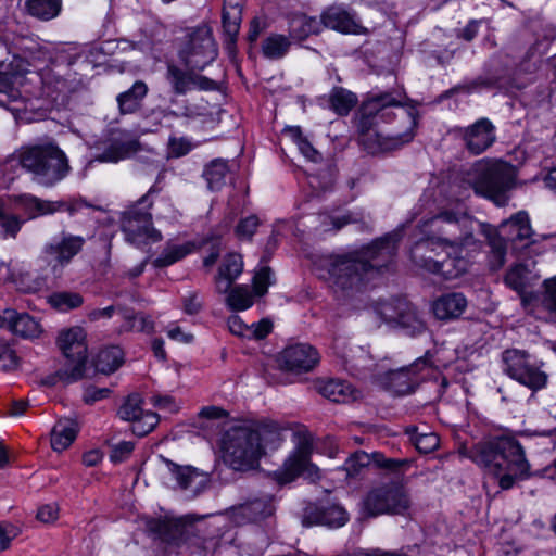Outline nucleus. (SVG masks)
<instances>
[{
  "label": "nucleus",
  "mask_w": 556,
  "mask_h": 556,
  "mask_svg": "<svg viewBox=\"0 0 556 556\" xmlns=\"http://www.w3.org/2000/svg\"><path fill=\"white\" fill-rule=\"evenodd\" d=\"M476 227L484 236L491 249L490 266L500 269L505 264V242L490 224L480 223L465 213L444 210L422 224L424 238L410 249L412 261L429 273L445 279L465 274L468 261L464 251H476L481 242L475 237Z\"/></svg>",
  "instance_id": "1"
},
{
  "label": "nucleus",
  "mask_w": 556,
  "mask_h": 556,
  "mask_svg": "<svg viewBox=\"0 0 556 556\" xmlns=\"http://www.w3.org/2000/svg\"><path fill=\"white\" fill-rule=\"evenodd\" d=\"M417 115L391 92L372 94L355 116L358 142L370 154L399 148L414 138Z\"/></svg>",
  "instance_id": "2"
},
{
  "label": "nucleus",
  "mask_w": 556,
  "mask_h": 556,
  "mask_svg": "<svg viewBox=\"0 0 556 556\" xmlns=\"http://www.w3.org/2000/svg\"><path fill=\"white\" fill-rule=\"evenodd\" d=\"M399 241V233H388L359 251L324 257L320 266L338 290L358 291L393 262Z\"/></svg>",
  "instance_id": "3"
},
{
  "label": "nucleus",
  "mask_w": 556,
  "mask_h": 556,
  "mask_svg": "<svg viewBox=\"0 0 556 556\" xmlns=\"http://www.w3.org/2000/svg\"><path fill=\"white\" fill-rule=\"evenodd\" d=\"M463 455L485 468L502 490H509L531 477L530 465L521 444L510 435H496L464 447Z\"/></svg>",
  "instance_id": "4"
},
{
  "label": "nucleus",
  "mask_w": 556,
  "mask_h": 556,
  "mask_svg": "<svg viewBox=\"0 0 556 556\" xmlns=\"http://www.w3.org/2000/svg\"><path fill=\"white\" fill-rule=\"evenodd\" d=\"M18 163L35 184L46 188L54 187L72 172L68 156L54 140L23 147Z\"/></svg>",
  "instance_id": "5"
},
{
  "label": "nucleus",
  "mask_w": 556,
  "mask_h": 556,
  "mask_svg": "<svg viewBox=\"0 0 556 556\" xmlns=\"http://www.w3.org/2000/svg\"><path fill=\"white\" fill-rule=\"evenodd\" d=\"M516 168L511 164L495 161H478L463 176V182L476 194L484 197L497 206L508 202V191L515 186Z\"/></svg>",
  "instance_id": "6"
},
{
  "label": "nucleus",
  "mask_w": 556,
  "mask_h": 556,
  "mask_svg": "<svg viewBox=\"0 0 556 556\" xmlns=\"http://www.w3.org/2000/svg\"><path fill=\"white\" fill-rule=\"evenodd\" d=\"M58 345L63 354V364L54 375L42 380L45 386H55L59 381L65 384L78 381L84 377L87 362L86 334L79 327L62 331Z\"/></svg>",
  "instance_id": "7"
},
{
  "label": "nucleus",
  "mask_w": 556,
  "mask_h": 556,
  "mask_svg": "<svg viewBox=\"0 0 556 556\" xmlns=\"http://www.w3.org/2000/svg\"><path fill=\"white\" fill-rule=\"evenodd\" d=\"M224 462L235 470L253 468L262 456V444L251 427H235L223 437Z\"/></svg>",
  "instance_id": "8"
},
{
  "label": "nucleus",
  "mask_w": 556,
  "mask_h": 556,
  "mask_svg": "<svg viewBox=\"0 0 556 556\" xmlns=\"http://www.w3.org/2000/svg\"><path fill=\"white\" fill-rule=\"evenodd\" d=\"M156 192L157 190L151 187L135 204L122 213L121 228L126 240L131 244L139 247L162 240L161 232L153 227L150 212L153 204L151 195Z\"/></svg>",
  "instance_id": "9"
},
{
  "label": "nucleus",
  "mask_w": 556,
  "mask_h": 556,
  "mask_svg": "<svg viewBox=\"0 0 556 556\" xmlns=\"http://www.w3.org/2000/svg\"><path fill=\"white\" fill-rule=\"evenodd\" d=\"M178 55L188 70L203 71L218 55L210 26L202 24L187 29L180 40Z\"/></svg>",
  "instance_id": "10"
},
{
  "label": "nucleus",
  "mask_w": 556,
  "mask_h": 556,
  "mask_svg": "<svg viewBox=\"0 0 556 556\" xmlns=\"http://www.w3.org/2000/svg\"><path fill=\"white\" fill-rule=\"evenodd\" d=\"M502 363L504 374L534 392L547 384L548 376L542 369L543 363L525 350H505Z\"/></svg>",
  "instance_id": "11"
},
{
  "label": "nucleus",
  "mask_w": 556,
  "mask_h": 556,
  "mask_svg": "<svg viewBox=\"0 0 556 556\" xmlns=\"http://www.w3.org/2000/svg\"><path fill=\"white\" fill-rule=\"evenodd\" d=\"M296 438L295 448L285 460L282 467L275 472V477L280 484L292 482L300 476H306L313 479L317 476V468L311 463L313 450V440L305 430L294 433Z\"/></svg>",
  "instance_id": "12"
},
{
  "label": "nucleus",
  "mask_w": 556,
  "mask_h": 556,
  "mask_svg": "<svg viewBox=\"0 0 556 556\" xmlns=\"http://www.w3.org/2000/svg\"><path fill=\"white\" fill-rule=\"evenodd\" d=\"M363 508L367 516L377 517L383 514H404L409 508V498L396 483H384L372 488L363 500Z\"/></svg>",
  "instance_id": "13"
},
{
  "label": "nucleus",
  "mask_w": 556,
  "mask_h": 556,
  "mask_svg": "<svg viewBox=\"0 0 556 556\" xmlns=\"http://www.w3.org/2000/svg\"><path fill=\"white\" fill-rule=\"evenodd\" d=\"M377 313L388 324H395L405 334L416 337L427 330L417 307L405 299L379 303Z\"/></svg>",
  "instance_id": "14"
},
{
  "label": "nucleus",
  "mask_w": 556,
  "mask_h": 556,
  "mask_svg": "<svg viewBox=\"0 0 556 556\" xmlns=\"http://www.w3.org/2000/svg\"><path fill=\"white\" fill-rule=\"evenodd\" d=\"M85 243L86 239L84 237L62 231L43 245L42 255L51 266L52 271L56 273L67 266L80 253Z\"/></svg>",
  "instance_id": "15"
},
{
  "label": "nucleus",
  "mask_w": 556,
  "mask_h": 556,
  "mask_svg": "<svg viewBox=\"0 0 556 556\" xmlns=\"http://www.w3.org/2000/svg\"><path fill=\"white\" fill-rule=\"evenodd\" d=\"M159 470L165 483L175 481L176 486L199 494L207 484V476L192 466H181L170 459L159 455Z\"/></svg>",
  "instance_id": "16"
},
{
  "label": "nucleus",
  "mask_w": 556,
  "mask_h": 556,
  "mask_svg": "<svg viewBox=\"0 0 556 556\" xmlns=\"http://www.w3.org/2000/svg\"><path fill=\"white\" fill-rule=\"evenodd\" d=\"M459 131L466 149L473 155L483 153L496 140L495 126L485 117Z\"/></svg>",
  "instance_id": "17"
},
{
  "label": "nucleus",
  "mask_w": 556,
  "mask_h": 556,
  "mask_svg": "<svg viewBox=\"0 0 556 556\" xmlns=\"http://www.w3.org/2000/svg\"><path fill=\"white\" fill-rule=\"evenodd\" d=\"M318 362L319 353L306 343L289 345L280 354L281 366L290 371H309Z\"/></svg>",
  "instance_id": "18"
},
{
  "label": "nucleus",
  "mask_w": 556,
  "mask_h": 556,
  "mask_svg": "<svg viewBox=\"0 0 556 556\" xmlns=\"http://www.w3.org/2000/svg\"><path fill=\"white\" fill-rule=\"evenodd\" d=\"M349 520L346 510L337 504L317 506L314 504L305 507L302 516V525L311 527L315 525L327 526L329 528H339Z\"/></svg>",
  "instance_id": "19"
},
{
  "label": "nucleus",
  "mask_w": 556,
  "mask_h": 556,
  "mask_svg": "<svg viewBox=\"0 0 556 556\" xmlns=\"http://www.w3.org/2000/svg\"><path fill=\"white\" fill-rule=\"evenodd\" d=\"M197 70L184 71L176 65H168L166 79L176 94H186L192 89L213 90L216 86L212 79L195 74Z\"/></svg>",
  "instance_id": "20"
},
{
  "label": "nucleus",
  "mask_w": 556,
  "mask_h": 556,
  "mask_svg": "<svg viewBox=\"0 0 556 556\" xmlns=\"http://www.w3.org/2000/svg\"><path fill=\"white\" fill-rule=\"evenodd\" d=\"M432 364V354L430 351H427L424 356L417 358L410 366L390 371L389 381L394 392L401 395L413 392L417 381L412 376L431 368Z\"/></svg>",
  "instance_id": "21"
},
{
  "label": "nucleus",
  "mask_w": 556,
  "mask_h": 556,
  "mask_svg": "<svg viewBox=\"0 0 556 556\" xmlns=\"http://www.w3.org/2000/svg\"><path fill=\"white\" fill-rule=\"evenodd\" d=\"M500 237L503 238L506 243L507 240L511 242H523L527 241L523 245L527 247L533 241H528L531 239L533 235V230L530 225V219L528 213L525 211H520L514 214L509 219L504 220L500 229L495 228ZM507 252V245L505 244V253Z\"/></svg>",
  "instance_id": "22"
},
{
  "label": "nucleus",
  "mask_w": 556,
  "mask_h": 556,
  "mask_svg": "<svg viewBox=\"0 0 556 556\" xmlns=\"http://www.w3.org/2000/svg\"><path fill=\"white\" fill-rule=\"evenodd\" d=\"M325 27L345 34H365L366 29L358 25L354 16L345 9L332 5L325 10L320 16Z\"/></svg>",
  "instance_id": "23"
},
{
  "label": "nucleus",
  "mask_w": 556,
  "mask_h": 556,
  "mask_svg": "<svg viewBox=\"0 0 556 556\" xmlns=\"http://www.w3.org/2000/svg\"><path fill=\"white\" fill-rule=\"evenodd\" d=\"M316 389L324 397L334 403H350L362 395L350 382L340 379L318 380Z\"/></svg>",
  "instance_id": "24"
},
{
  "label": "nucleus",
  "mask_w": 556,
  "mask_h": 556,
  "mask_svg": "<svg viewBox=\"0 0 556 556\" xmlns=\"http://www.w3.org/2000/svg\"><path fill=\"white\" fill-rule=\"evenodd\" d=\"M468 305L467 299L460 292H451L442 294L432 303V312L435 318L440 320L457 319Z\"/></svg>",
  "instance_id": "25"
},
{
  "label": "nucleus",
  "mask_w": 556,
  "mask_h": 556,
  "mask_svg": "<svg viewBox=\"0 0 556 556\" xmlns=\"http://www.w3.org/2000/svg\"><path fill=\"white\" fill-rule=\"evenodd\" d=\"M2 326L9 328L15 334L24 338H35L41 332L39 323L27 313H16L13 309H5L1 315Z\"/></svg>",
  "instance_id": "26"
},
{
  "label": "nucleus",
  "mask_w": 556,
  "mask_h": 556,
  "mask_svg": "<svg viewBox=\"0 0 556 556\" xmlns=\"http://www.w3.org/2000/svg\"><path fill=\"white\" fill-rule=\"evenodd\" d=\"M140 143L136 139L121 140L113 138L104 149L94 155V160L101 163H117L137 153Z\"/></svg>",
  "instance_id": "27"
},
{
  "label": "nucleus",
  "mask_w": 556,
  "mask_h": 556,
  "mask_svg": "<svg viewBox=\"0 0 556 556\" xmlns=\"http://www.w3.org/2000/svg\"><path fill=\"white\" fill-rule=\"evenodd\" d=\"M237 516L247 521H257L270 516L274 513L273 497L264 495L240 504L235 508Z\"/></svg>",
  "instance_id": "28"
},
{
  "label": "nucleus",
  "mask_w": 556,
  "mask_h": 556,
  "mask_svg": "<svg viewBox=\"0 0 556 556\" xmlns=\"http://www.w3.org/2000/svg\"><path fill=\"white\" fill-rule=\"evenodd\" d=\"M78 425L70 418L60 419L51 431V446L56 452L66 450L76 439Z\"/></svg>",
  "instance_id": "29"
},
{
  "label": "nucleus",
  "mask_w": 556,
  "mask_h": 556,
  "mask_svg": "<svg viewBox=\"0 0 556 556\" xmlns=\"http://www.w3.org/2000/svg\"><path fill=\"white\" fill-rule=\"evenodd\" d=\"M148 93V86L142 80H137L130 89L117 96L121 114H134L140 110L143 99Z\"/></svg>",
  "instance_id": "30"
},
{
  "label": "nucleus",
  "mask_w": 556,
  "mask_h": 556,
  "mask_svg": "<svg viewBox=\"0 0 556 556\" xmlns=\"http://www.w3.org/2000/svg\"><path fill=\"white\" fill-rule=\"evenodd\" d=\"M124 363V353L117 345L101 349L93 359L96 370L101 374H112Z\"/></svg>",
  "instance_id": "31"
},
{
  "label": "nucleus",
  "mask_w": 556,
  "mask_h": 556,
  "mask_svg": "<svg viewBox=\"0 0 556 556\" xmlns=\"http://www.w3.org/2000/svg\"><path fill=\"white\" fill-rule=\"evenodd\" d=\"M204 179L212 191H219L230 176L228 162L222 159L213 160L203 170Z\"/></svg>",
  "instance_id": "32"
},
{
  "label": "nucleus",
  "mask_w": 556,
  "mask_h": 556,
  "mask_svg": "<svg viewBox=\"0 0 556 556\" xmlns=\"http://www.w3.org/2000/svg\"><path fill=\"white\" fill-rule=\"evenodd\" d=\"M62 0H26L27 13L40 21L47 22L58 17L62 11Z\"/></svg>",
  "instance_id": "33"
},
{
  "label": "nucleus",
  "mask_w": 556,
  "mask_h": 556,
  "mask_svg": "<svg viewBox=\"0 0 556 556\" xmlns=\"http://www.w3.org/2000/svg\"><path fill=\"white\" fill-rule=\"evenodd\" d=\"M252 430L257 434V442L262 444V454L267 450H277L283 440L281 428L274 421L260 424Z\"/></svg>",
  "instance_id": "34"
},
{
  "label": "nucleus",
  "mask_w": 556,
  "mask_h": 556,
  "mask_svg": "<svg viewBox=\"0 0 556 556\" xmlns=\"http://www.w3.org/2000/svg\"><path fill=\"white\" fill-rule=\"evenodd\" d=\"M357 96L342 87H334L329 93L330 109L338 115L345 116L357 104Z\"/></svg>",
  "instance_id": "35"
},
{
  "label": "nucleus",
  "mask_w": 556,
  "mask_h": 556,
  "mask_svg": "<svg viewBox=\"0 0 556 556\" xmlns=\"http://www.w3.org/2000/svg\"><path fill=\"white\" fill-rule=\"evenodd\" d=\"M118 313L124 319V324L121 326L123 331H139L146 333H152L154 331V323L150 316L140 314L136 315L131 309L119 307Z\"/></svg>",
  "instance_id": "36"
},
{
  "label": "nucleus",
  "mask_w": 556,
  "mask_h": 556,
  "mask_svg": "<svg viewBox=\"0 0 556 556\" xmlns=\"http://www.w3.org/2000/svg\"><path fill=\"white\" fill-rule=\"evenodd\" d=\"M291 47L289 37L280 34H273L262 42V52L266 59L279 60L283 58Z\"/></svg>",
  "instance_id": "37"
},
{
  "label": "nucleus",
  "mask_w": 556,
  "mask_h": 556,
  "mask_svg": "<svg viewBox=\"0 0 556 556\" xmlns=\"http://www.w3.org/2000/svg\"><path fill=\"white\" fill-rule=\"evenodd\" d=\"M320 23L315 17L306 15L296 16L290 24V38L298 41L304 40L309 35L319 33Z\"/></svg>",
  "instance_id": "38"
},
{
  "label": "nucleus",
  "mask_w": 556,
  "mask_h": 556,
  "mask_svg": "<svg viewBox=\"0 0 556 556\" xmlns=\"http://www.w3.org/2000/svg\"><path fill=\"white\" fill-rule=\"evenodd\" d=\"M10 79L8 75L0 74V105L10 110L20 111L22 106L13 104L24 103V99L21 92L13 87ZM23 109H26V105L23 106Z\"/></svg>",
  "instance_id": "39"
},
{
  "label": "nucleus",
  "mask_w": 556,
  "mask_h": 556,
  "mask_svg": "<svg viewBox=\"0 0 556 556\" xmlns=\"http://www.w3.org/2000/svg\"><path fill=\"white\" fill-rule=\"evenodd\" d=\"M190 252V244H168L160 256L153 261V266L156 268L167 267L182 260Z\"/></svg>",
  "instance_id": "40"
},
{
  "label": "nucleus",
  "mask_w": 556,
  "mask_h": 556,
  "mask_svg": "<svg viewBox=\"0 0 556 556\" xmlns=\"http://www.w3.org/2000/svg\"><path fill=\"white\" fill-rule=\"evenodd\" d=\"M253 295L248 286H236L226 298V303L232 311H244L253 305Z\"/></svg>",
  "instance_id": "41"
},
{
  "label": "nucleus",
  "mask_w": 556,
  "mask_h": 556,
  "mask_svg": "<svg viewBox=\"0 0 556 556\" xmlns=\"http://www.w3.org/2000/svg\"><path fill=\"white\" fill-rule=\"evenodd\" d=\"M49 304L60 312H67L79 307L84 300L79 293L76 292H54L49 296Z\"/></svg>",
  "instance_id": "42"
},
{
  "label": "nucleus",
  "mask_w": 556,
  "mask_h": 556,
  "mask_svg": "<svg viewBox=\"0 0 556 556\" xmlns=\"http://www.w3.org/2000/svg\"><path fill=\"white\" fill-rule=\"evenodd\" d=\"M371 463H374L372 454L357 451L345 460L343 469L348 477L354 478L359 476Z\"/></svg>",
  "instance_id": "43"
},
{
  "label": "nucleus",
  "mask_w": 556,
  "mask_h": 556,
  "mask_svg": "<svg viewBox=\"0 0 556 556\" xmlns=\"http://www.w3.org/2000/svg\"><path fill=\"white\" fill-rule=\"evenodd\" d=\"M222 20L223 28L227 37V46H233L239 34L242 13L235 11H223Z\"/></svg>",
  "instance_id": "44"
},
{
  "label": "nucleus",
  "mask_w": 556,
  "mask_h": 556,
  "mask_svg": "<svg viewBox=\"0 0 556 556\" xmlns=\"http://www.w3.org/2000/svg\"><path fill=\"white\" fill-rule=\"evenodd\" d=\"M24 219L16 214L5 211L0 206V228L4 237L15 238L22 228Z\"/></svg>",
  "instance_id": "45"
},
{
  "label": "nucleus",
  "mask_w": 556,
  "mask_h": 556,
  "mask_svg": "<svg viewBox=\"0 0 556 556\" xmlns=\"http://www.w3.org/2000/svg\"><path fill=\"white\" fill-rule=\"evenodd\" d=\"M159 424V416L153 412H143L142 415L132 421L131 430L138 437L150 433Z\"/></svg>",
  "instance_id": "46"
},
{
  "label": "nucleus",
  "mask_w": 556,
  "mask_h": 556,
  "mask_svg": "<svg viewBox=\"0 0 556 556\" xmlns=\"http://www.w3.org/2000/svg\"><path fill=\"white\" fill-rule=\"evenodd\" d=\"M140 403L141 400L139 395L134 394L128 396L127 400L118 409V416L121 417V419L131 422L135 419H138L143 413Z\"/></svg>",
  "instance_id": "47"
},
{
  "label": "nucleus",
  "mask_w": 556,
  "mask_h": 556,
  "mask_svg": "<svg viewBox=\"0 0 556 556\" xmlns=\"http://www.w3.org/2000/svg\"><path fill=\"white\" fill-rule=\"evenodd\" d=\"M242 269L243 262L241 255L232 253L225 257L219 266L218 273L219 275H224L236 280L242 273Z\"/></svg>",
  "instance_id": "48"
},
{
  "label": "nucleus",
  "mask_w": 556,
  "mask_h": 556,
  "mask_svg": "<svg viewBox=\"0 0 556 556\" xmlns=\"http://www.w3.org/2000/svg\"><path fill=\"white\" fill-rule=\"evenodd\" d=\"M416 448L424 454H428L437 450L440 445V439L435 433H415L410 437Z\"/></svg>",
  "instance_id": "49"
},
{
  "label": "nucleus",
  "mask_w": 556,
  "mask_h": 556,
  "mask_svg": "<svg viewBox=\"0 0 556 556\" xmlns=\"http://www.w3.org/2000/svg\"><path fill=\"white\" fill-rule=\"evenodd\" d=\"M15 206L24 211L28 219H34L39 216V198L33 194H21L14 197Z\"/></svg>",
  "instance_id": "50"
},
{
  "label": "nucleus",
  "mask_w": 556,
  "mask_h": 556,
  "mask_svg": "<svg viewBox=\"0 0 556 556\" xmlns=\"http://www.w3.org/2000/svg\"><path fill=\"white\" fill-rule=\"evenodd\" d=\"M17 365L18 359L15 351L5 339L0 338V369L11 371L14 370Z\"/></svg>",
  "instance_id": "51"
},
{
  "label": "nucleus",
  "mask_w": 556,
  "mask_h": 556,
  "mask_svg": "<svg viewBox=\"0 0 556 556\" xmlns=\"http://www.w3.org/2000/svg\"><path fill=\"white\" fill-rule=\"evenodd\" d=\"M194 144L186 137H169L167 150L170 157H181L187 155Z\"/></svg>",
  "instance_id": "52"
},
{
  "label": "nucleus",
  "mask_w": 556,
  "mask_h": 556,
  "mask_svg": "<svg viewBox=\"0 0 556 556\" xmlns=\"http://www.w3.org/2000/svg\"><path fill=\"white\" fill-rule=\"evenodd\" d=\"M258 226V217L256 215H250L238 223L235 233L241 240H251Z\"/></svg>",
  "instance_id": "53"
},
{
  "label": "nucleus",
  "mask_w": 556,
  "mask_h": 556,
  "mask_svg": "<svg viewBox=\"0 0 556 556\" xmlns=\"http://www.w3.org/2000/svg\"><path fill=\"white\" fill-rule=\"evenodd\" d=\"M271 269L267 266L262 267L253 278V289L256 295L262 296L267 292L271 285Z\"/></svg>",
  "instance_id": "54"
},
{
  "label": "nucleus",
  "mask_w": 556,
  "mask_h": 556,
  "mask_svg": "<svg viewBox=\"0 0 556 556\" xmlns=\"http://www.w3.org/2000/svg\"><path fill=\"white\" fill-rule=\"evenodd\" d=\"M374 464L379 467L387 469L392 472H397L402 467L407 466L409 463L407 459L387 458L382 453L375 452Z\"/></svg>",
  "instance_id": "55"
},
{
  "label": "nucleus",
  "mask_w": 556,
  "mask_h": 556,
  "mask_svg": "<svg viewBox=\"0 0 556 556\" xmlns=\"http://www.w3.org/2000/svg\"><path fill=\"white\" fill-rule=\"evenodd\" d=\"M505 282L514 290L520 292L525 289V267L516 265L505 276Z\"/></svg>",
  "instance_id": "56"
},
{
  "label": "nucleus",
  "mask_w": 556,
  "mask_h": 556,
  "mask_svg": "<svg viewBox=\"0 0 556 556\" xmlns=\"http://www.w3.org/2000/svg\"><path fill=\"white\" fill-rule=\"evenodd\" d=\"M544 287L543 304L548 311L556 314V277L545 280Z\"/></svg>",
  "instance_id": "57"
},
{
  "label": "nucleus",
  "mask_w": 556,
  "mask_h": 556,
  "mask_svg": "<svg viewBox=\"0 0 556 556\" xmlns=\"http://www.w3.org/2000/svg\"><path fill=\"white\" fill-rule=\"evenodd\" d=\"M134 451V443L130 441H122L112 446L110 458L114 463H119L128 457Z\"/></svg>",
  "instance_id": "58"
},
{
  "label": "nucleus",
  "mask_w": 556,
  "mask_h": 556,
  "mask_svg": "<svg viewBox=\"0 0 556 556\" xmlns=\"http://www.w3.org/2000/svg\"><path fill=\"white\" fill-rule=\"evenodd\" d=\"M495 83L491 79H484L482 77H478L477 79H475L473 81H471L468 85H459V86H456V87L450 89L448 91H446V97H450L451 94L457 93L459 91L471 92V91L477 90L482 87H491Z\"/></svg>",
  "instance_id": "59"
},
{
  "label": "nucleus",
  "mask_w": 556,
  "mask_h": 556,
  "mask_svg": "<svg viewBox=\"0 0 556 556\" xmlns=\"http://www.w3.org/2000/svg\"><path fill=\"white\" fill-rule=\"evenodd\" d=\"M227 326L232 334L250 338L251 328L238 315H231L227 320Z\"/></svg>",
  "instance_id": "60"
},
{
  "label": "nucleus",
  "mask_w": 556,
  "mask_h": 556,
  "mask_svg": "<svg viewBox=\"0 0 556 556\" xmlns=\"http://www.w3.org/2000/svg\"><path fill=\"white\" fill-rule=\"evenodd\" d=\"M59 508L54 504L42 505L38 508L37 519L43 523H50L58 519Z\"/></svg>",
  "instance_id": "61"
},
{
  "label": "nucleus",
  "mask_w": 556,
  "mask_h": 556,
  "mask_svg": "<svg viewBox=\"0 0 556 556\" xmlns=\"http://www.w3.org/2000/svg\"><path fill=\"white\" fill-rule=\"evenodd\" d=\"M250 331V338L264 339L271 332L273 324L267 319H262L256 324H253Z\"/></svg>",
  "instance_id": "62"
},
{
  "label": "nucleus",
  "mask_w": 556,
  "mask_h": 556,
  "mask_svg": "<svg viewBox=\"0 0 556 556\" xmlns=\"http://www.w3.org/2000/svg\"><path fill=\"white\" fill-rule=\"evenodd\" d=\"M170 525L167 521L161 520V519H153L148 522V529L157 534L162 540L167 541L168 538V531H169Z\"/></svg>",
  "instance_id": "63"
},
{
  "label": "nucleus",
  "mask_w": 556,
  "mask_h": 556,
  "mask_svg": "<svg viewBox=\"0 0 556 556\" xmlns=\"http://www.w3.org/2000/svg\"><path fill=\"white\" fill-rule=\"evenodd\" d=\"M16 535V529L12 525H0V552L9 547L11 541Z\"/></svg>",
  "instance_id": "64"
}]
</instances>
